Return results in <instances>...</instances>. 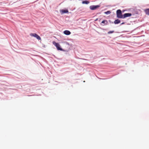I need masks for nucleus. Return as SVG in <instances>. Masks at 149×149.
Instances as JSON below:
<instances>
[{
  "label": "nucleus",
  "instance_id": "9d476101",
  "mask_svg": "<svg viewBox=\"0 0 149 149\" xmlns=\"http://www.w3.org/2000/svg\"><path fill=\"white\" fill-rule=\"evenodd\" d=\"M90 2L89 1L86 0L82 2V4H88Z\"/></svg>",
  "mask_w": 149,
  "mask_h": 149
},
{
  "label": "nucleus",
  "instance_id": "6e6552de",
  "mask_svg": "<svg viewBox=\"0 0 149 149\" xmlns=\"http://www.w3.org/2000/svg\"><path fill=\"white\" fill-rule=\"evenodd\" d=\"M144 12L146 15H149V8L145 9L144 10Z\"/></svg>",
  "mask_w": 149,
  "mask_h": 149
},
{
  "label": "nucleus",
  "instance_id": "f257e3e1",
  "mask_svg": "<svg viewBox=\"0 0 149 149\" xmlns=\"http://www.w3.org/2000/svg\"><path fill=\"white\" fill-rule=\"evenodd\" d=\"M117 17L118 18H123V16L121 10H118L116 11Z\"/></svg>",
  "mask_w": 149,
  "mask_h": 149
},
{
  "label": "nucleus",
  "instance_id": "f8f14e48",
  "mask_svg": "<svg viewBox=\"0 0 149 149\" xmlns=\"http://www.w3.org/2000/svg\"><path fill=\"white\" fill-rule=\"evenodd\" d=\"M111 12L110 11H108L107 12H106L104 13L106 14H109L111 13Z\"/></svg>",
  "mask_w": 149,
  "mask_h": 149
},
{
  "label": "nucleus",
  "instance_id": "0eeeda50",
  "mask_svg": "<svg viewBox=\"0 0 149 149\" xmlns=\"http://www.w3.org/2000/svg\"><path fill=\"white\" fill-rule=\"evenodd\" d=\"M61 14H63L65 13H68V11L66 10H61Z\"/></svg>",
  "mask_w": 149,
  "mask_h": 149
},
{
  "label": "nucleus",
  "instance_id": "423d86ee",
  "mask_svg": "<svg viewBox=\"0 0 149 149\" xmlns=\"http://www.w3.org/2000/svg\"><path fill=\"white\" fill-rule=\"evenodd\" d=\"M66 35H69L70 34L71 32L69 31L65 30L63 32Z\"/></svg>",
  "mask_w": 149,
  "mask_h": 149
},
{
  "label": "nucleus",
  "instance_id": "1a4fd4ad",
  "mask_svg": "<svg viewBox=\"0 0 149 149\" xmlns=\"http://www.w3.org/2000/svg\"><path fill=\"white\" fill-rule=\"evenodd\" d=\"M120 20L117 19L114 21V23L115 24H118L120 23Z\"/></svg>",
  "mask_w": 149,
  "mask_h": 149
},
{
  "label": "nucleus",
  "instance_id": "4468645a",
  "mask_svg": "<svg viewBox=\"0 0 149 149\" xmlns=\"http://www.w3.org/2000/svg\"><path fill=\"white\" fill-rule=\"evenodd\" d=\"M124 24V22H123L121 24Z\"/></svg>",
  "mask_w": 149,
  "mask_h": 149
},
{
  "label": "nucleus",
  "instance_id": "2eb2a0df",
  "mask_svg": "<svg viewBox=\"0 0 149 149\" xmlns=\"http://www.w3.org/2000/svg\"><path fill=\"white\" fill-rule=\"evenodd\" d=\"M97 19L96 20H95V21H97Z\"/></svg>",
  "mask_w": 149,
  "mask_h": 149
},
{
  "label": "nucleus",
  "instance_id": "20e7f679",
  "mask_svg": "<svg viewBox=\"0 0 149 149\" xmlns=\"http://www.w3.org/2000/svg\"><path fill=\"white\" fill-rule=\"evenodd\" d=\"M100 7V6L99 5H92L91 6H90V9L91 10H93L96 9L99 7Z\"/></svg>",
  "mask_w": 149,
  "mask_h": 149
},
{
  "label": "nucleus",
  "instance_id": "ddd939ff",
  "mask_svg": "<svg viewBox=\"0 0 149 149\" xmlns=\"http://www.w3.org/2000/svg\"><path fill=\"white\" fill-rule=\"evenodd\" d=\"M114 32V31H110L108 32V33L109 34L113 33Z\"/></svg>",
  "mask_w": 149,
  "mask_h": 149
},
{
  "label": "nucleus",
  "instance_id": "f03ea898",
  "mask_svg": "<svg viewBox=\"0 0 149 149\" xmlns=\"http://www.w3.org/2000/svg\"><path fill=\"white\" fill-rule=\"evenodd\" d=\"M53 44L56 47L58 50H62V49L60 47V45L58 43H56L55 41H53Z\"/></svg>",
  "mask_w": 149,
  "mask_h": 149
},
{
  "label": "nucleus",
  "instance_id": "9b49d317",
  "mask_svg": "<svg viewBox=\"0 0 149 149\" xmlns=\"http://www.w3.org/2000/svg\"><path fill=\"white\" fill-rule=\"evenodd\" d=\"M101 23L102 24H107L108 23V22L106 20H104Z\"/></svg>",
  "mask_w": 149,
  "mask_h": 149
},
{
  "label": "nucleus",
  "instance_id": "7ed1b4c3",
  "mask_svg": "<svg viewBox=\"0 0 149 149\" xmlns=\"http://www.w3.org/2000/svg\"><path fill=\"white\" fill-rule=\"evenodd\" d=\"M30 35L31 36H33L36 38L38 40H40L41 38L38 35L35 33H31Z\"/></svg>",
  "mask_w": 149,
  "mask_h": 149
},
{
  "label": "nucleus",
  "instance_id": "39448f33",
  "mask_svg": "<svg viewBox=\"0 0 149 149\" xmlns=\"http://www.w3.org/2000/svg\"><path fill=\"white\" fill-rule=\"evenodd\" d=\"M132 15V14L131 13H126L124 14L123 15V18H125L127 17H128L131 16Z\"/></svg>",
  "mask_w": 149,
  "mask_h": 149
}]
</instances>
